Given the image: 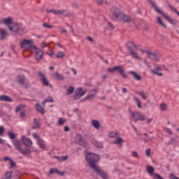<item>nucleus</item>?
Listing matches in <instances>:
<instances>
[{"instance_id":"nucleus-1","label":"nucleus","mask_w":179,"mask_h":179,"mask_svg":"<svg viewBox=\"0 0 179 179\" xmlns=\"http://www.w3.org/2000/svg\"><path fill=\"white\" fill-rule=\"evenodd\" d=\"M87 162L90 164L91 169L94 170L103 179H108V175L96 166V163L100 160V157L94 153L87 152L85 155Z\"/></svg>"},{"instance_id":"nucleus-2","label":"nucleus","mask_w":179,"mask_h":179,"mask_svg":"<svg viewBox=\"0 0 179 179\" xmlns=\"http://www.w3.org/2000/svg\"><path fill=\"white\" fill-rule=\"evenodd\" d=\"M110 12H112L113 16H115V17H116L117 20H121L122 22H124L125 23H133V24H135V21H134L133 17L124 14L117 8H112Z\"/></svg>"},{"instance_id":"nucleus-3","label":"nucleus","mask_w":179,"mask_h":179,"mask_svg":"<svg viewBox=\"0 0 179 179\" xmlns=\"http://www.w3.org/2000/svg\"><path fill=\"white\" fill-rule=\"evenodd\" d=\"M20 48L24 51H33L34 48H36L34 43L31 40L24 39L20 42Z\"/></svg>"},{"instance_id":"nucleus-4","label":"nucleus","mask_w":179,"mask_h":179,"mask_svg":"<svg viewBox=\"0 0 179 179\" xmlns=\"http://www.w3.org/2000/svg\"><path fill=\"white\" fill-rule=\"evenodd\" d=\"M148 2H150V3H151L154 6L156 12H157L158 13H161V15H162V16H164V17H165V19L168 20L171 24H177V20L171 19V17H170L169 15L165 14L164 13L162 12L159 9H158L157 6H156V3H155V1H153L152 0H148Z\"/></svg>"},{"instance_id":"nucleus-5","label":"nucleus","mask_w":179,"mask_h":179,"mask_svg":"<svg viewBox=\"0 0 179 179\" xmlns=\"http://www.w3.org/2000/svg\"><path fill=\"white\" fill-rule=\"evenodd\" d=\"M132 118H133V121L134 122H138V121H146L147 118L145 116V115H142L141 114V113L136 111V112H131L130 113Z\"/></svg>"},{"instance_id":"nucleus-6","label":"nucleus","mask_w":179,"mask_h":179,"mask_svg":"<svg viewBox=\"0 0 179 179\" xmlns=\"http://www.w3.org/2000/svg\"><path fill=\"white\" fill-rule=\"evenodd\" d=\"M108 71L113 73V72H120V73L122 75L123 78L127 79L128 78V75L125 73V71H124V69H122V67L121 66H114L113 68L108 69Z\"/></svg>"},{"instance_id":"nucleus-7","label":"nucleus","mask_w":179,"mask_h":179,"mask_svg":"<svg viewBox=\"0 0 179 179\" xmlns=\"http://www.w3.org/2000/svg\"><path fill=\"white\" fill-rule=\"evenodd\" d=\"M8 29L12 34H17L23 31L22 27L17 23H14L11 26L10 25Z\"/></svg>"},{"instance_id":"nucleus-8","label":"nucleus","mask_w":179,"mask_h":179,"mask_svg":"<svg viewBox=\"0 0 179 179\" xmlns=\"http://www.w3.org/2000/svg\"><path fill=\"white\" fill-rule=\"evenodd\" d=\"M146 171L148 173V174H150V176L152 177V178L163 179V178L160 176V175L157 173L153 174V173H155V168H153V166H147Z\"/></svg>"},{"instance_id":"nucleus-9","label":"nucleus","mask_w":179,"mask_h":179,"mask_svg":"<svg viewBox=\"0 0 179 179\" xmlns=\"http://www.w3.org/2000/svg\"><path fill=\"white\" fill-rule=\"evenodd\" d=\"M33 138H34V139H36L37 143L41 149H44V148H45V143L43 139L40 138L39 136H38L37 134H33Z\"/></svg>"},{"instance_id":"nucleus-10","label":"nucleus","mask_w":179,"mask_h":179,"mask_svg":"<svg viewBox=\"0 0 179 179\" xmlns=\"http://www.w3.org/2000/svg\"><path fill=\"white\" fill-rule=\"evenodd\" d=\"M87 91L86 90H83L82 88H78L77 90V92L76 93L75 96H74V99L76 100H79V99H80V97H82V96H85V94H86V92Z\"/></svg>"},{"instance_id":"nucleus-11","label":"nucleus","mask_w":179,"mask_h":179,"mask_svg":"<svg viewBox=\"0 0 179 179\" xmlns=\"http://www.w3.org/2000/svg\"><path fill=\"white\" fill-rule=\"evenodd\" d=\"M13 22V20L12 17H9L8 18H2L0 20V24H5L7 26V27H10V24H12V22Z\"/></svg>"},{"instance_id":"nucleus-12","label":"nucleus","mask_w":179,"mask_h":179,"mask_svg":"<svg viewBox=\"0 0 179 179\" xmlns=\"http://www.w3.org/2000/svg\"><path fill=\"white\" fill-rule=\"evenodd\" d=\"M34 50H35V58L36 61H41L43 55V51H41V50H40L37 47H36V48H34Z\"/></svg>"},{"instance_id":"nucleus-13","label":"nucleus","mask_w":179,"mask_h":179,"mask_svg":"<svg viewBox=\"0 0 179 179\" xmlns=\"http://www.w3.org/2000/svg\"><path fill=\"white\" fill-rule=\"evenodd\" d=\"M51 12L52 13H54L55 15H64L66 16L68 15V12L64 10H48V13Z\"/></svg>"},{"instance_id":"nucleus-14","label":"nucleus","mask_w":179,"mask_h":179,"mask_svg":"<svg viewBox=\"0 0 179 179\" xmlns=\"http://www.w3.org/2000/svg\"><path fill=\"white\" fill-rule=\"evenodd\" d=\"M97 94V90H92L91 92L88 94L84 99V100H92V99H94L96 94Z\"/></svg>"},{"instance_id":"nucleus-15","label":"nucleus","mask_w":179,"mask_h":179,"mask_svg":"<svg viewBox=\"0 0 179 179\" xmlns=\"http://www.w3.org/2000/svg\"><path fill=\"white\" fill-rule=\"evenodd\" d=\"M22 142L25 146H31V145H33V142H31V140L27 138L24 136H22Z\"/></svg>"},{"instance_id":"nucleus-16","label":"nucleus","mask_w":179,"mask_h":179,"mask_svg":"<svg viewBox=\"0 0 179 179\" xmlns=\"http://www.w3.org/2000/svg\"><path fill=\"white\" fill-rule=\"evenodd\" d=\"M40 79L42 82V83L44 85V86H48L49 83H48V80H47V78L45 77V76H44V74H43V73H38Z\"/></svg>"},{"instance_id":"nucleus-17","label":"nucleus","mask_w":179,"mask_h":179,"mask_svg":"<svg viewBox=\"0 0 179 179\" xmlns=\"http://www.w3.org/2000/svg\"><path fill=\"white\" fill-rule=\"evenodd\" d=\"M8 37V31L3 28H0V38L4 40Z\"/></svg>"},{"instance_id":"nucleus-18","label":"nucleus","mask_w":179,"mask_h":179,"mask_svg":"<svg viewBox=\"0 0 179 179\" xmlns=\"http://www.w3.org/2000/svg\"><path fill=\"white\" fill-rule=\"evenodd\" d=\"M122 143H124V140H122V138L120 137V136H117L116 140L113 141V145L122 146Z\"/></svg>"},{"instance_id":"nucleus-19","label":"nucleus","mask_w":179,"mask_h":179,"mask_svg":"<svg viewBox=\"0 0 179 179\" xmlns=\"http://www.w3.org/2000/svg\"><path fill=\"white\" fill-rule=\"evenodd\" d=\"M77 139L78 140L79 145H80V146H86V140L83 139L82 135L78 134L77 136Z\"/></svg>"},{"instance_id":"nucleus-20","label":"nucleus","mask_w":179,"mask_h":179,"mask_svg":"<svg viewBox=\"0 0 179 179\" xmlns=\"http://www.w3.org/2000/svg\"><path fill=\"white\" fill-rule=\"evenodd\" d=\"M91 125L94 127V128H95L96 129H100V127H101V125L100 124V122L96 120H92L91 121Z\"/></svg>"},{"instance_id":"nucleus-21","label":"nucleus","mask_w":179,"mask_h":179,"mask_svg":"<svg viewBox=\"0 0 179 179\" xmlns=\"http://www.w3.org/2000/svg\"><path fill=\"white\" fill-rule=\"evenodd\" d=\"M147 55L150 59H152V61H159V58L155 53H152L150 52H147Z\"/></svg>"},{"instance_id":"nucleus-22","label":"nucleus","mask_w":179,"mask_h":179,"mask_svg":"<svg viewBox=\"0 0 179 179\" xmlns=\"http://www.w3.org/2000/svg\"><path fill=\"white\" fill-rule=\"evenodd\" d=\"M13 143L15 148L17 149V150H19L20 152V150L22 149V144H20V141L14 140L13 141Z\"/></svg>"},{"instance_id":"nucleus-23","label":"nucleus","mask_w":179,"mask_h":179,"mask_svg":"<svg viewBox=\"0 0 179 179\" xmlns=\"http://www.w3.org/2000/svg\"><path fill=\"white\" fill-rule=\"evenodd\" d=\"M50 174H58L59 176H64V173L58 171L57 169H50Z\"/></svg>"},{"instance_id":"nucleus-24","label":"nucleus","mask_w":179,"mask_h":179,"mask_svg":"<svg viewBox=\"0 0 179 179\" xmlns=\"http://www.w3.org/2000/svg\"><path fill=\"white\" fill-rule=\"evenodd\" d=\"M157 23L162 27H164L166 29L167 27V25L162 20V18L160 17H157Z\"/></svg>"},{"instance_id":"nucleus-25","label":"nucleus","mask_w":179,"mask_h":179,"mask_svg":"<svg viewBox=\"0 0 179 179\" xmlns=\"http://www.w3.org/2000/svg\"><path fill=\"white\" fill-rule=\"evenodd\" d=\"M35 107H36L38 113H40L41 114H45V112L44 111V108H43V107H41V104L37 103L35 106Z\"/></svg>"},{"instance_id":"nucleus-26","label":"nucleus","mask_w":179,"mask_h":179,"mask_svg":"<svg viewBox=\"0 0 179 179\" xmlns=\"http://www.w3.org/2000/svg\"><path fill=\"white\" fill-rule=\"evenodd\" d=\"M0 100L1 101H13L10 96H8L6 95L0 96Z\"/></svg>"},{"instance_id":"nucleus-27","label":"nucleus","mask_w":179,"mask_h":179,"mask_svg":"<svg viewBox=\"0 0 179 179\" xmlns=\"http://www.w3.org/2000/svg\"><path fill=\"white\" fill-rule=\"evenodd\" d=\"M130 73L134 76L136 80H141V79H142V77H141L139 74L136 73V72L134 71H131Z\"/></svg>"},{"instance_id":"nucleus-28","label":"nucleus","mask_w":179,"mask_h":179,"mask_svg":"<svg viewBox=\"0 0 179 179\" xmlns=\"http://www.w3.org/2000/svg\"><path fill=\"white\" fill-rule=\"evenodd\" d=\"M53 78L57 80H64V76H62L61 74H59L58 72H56L53 74Z\"/></svg>"},{"instance_id":"nucleus-29","label":"nucleus","mask_w":179,"mask_h":179,"mask_svg":"<svg viewBox=\"0 0 179 179\" xmlns=\"http://www.w3.org/2000/svg\"><path fill=\"white\" fill-rule=\"evenodd\" d=\"M92 143H93L94 146H95V148H103V143H101L100 141L94 140L92 142Z\"/></svg>"},{"instance_id":"nucleus-30","label":"nucleus","mask_w":179,"mask_h":179,"mask_svg":"<svg viewBox=\"0 0 179 179\" xmlns=\"http://www.w3.org/2000/svg\"><path fill=\"white\" fill-rule=\"evenodd\" d=\"M159 71H160V67L157 66L155 70H151V72L158 76H163V73H159Z\"/></svg>"},{"instance_id":"nucleus-31","label":"nucleus","mask_w":179,"mask_h":179,"mask_svg":"<svg viewBox=\"0 0 179 179\" xmlns=\"http://www.w3.org/2000/svg\"><path fill=\"white\" fill-rule=\"evenodd\" d=\"M130 54L133 58H135L136 59H142V58L139 57L138 53L134 50H130Z\"/></svg>"},{"instance_id":"nucleus-32","label":"nucleus","mask_w":179,"mask_h":179,"mask_svg":"<svg viewBox=\"0 0 179 179\" xmlns=\"http://www.w3.org/2000/svg\"><path fill=\"white\" fill-rule=\"evenodd\" d=\"M108 136L109 138H117V136H120V134H118V132L110 131L108 133Z\"/></svg>"},{"instance_id":"nucleus-33","label":"nucleus","mask_w":179,"mask_h":179,"mask_svg":"<svg viewBox=\"0 0 179 179\" xmlns=\"http://www.w3.org/2000/svg\"><path fill=\"white\" fill-rule=\"evenodd\" d=\"M134 101L136 103L138 108H142V105H141L142 102L141 101V100H139V98L134 96Z\"/></svg>"},{"instance_id":"nucleus-34","label":"nucleus","mask_w":179,"mask_h":179,"mask_svg":"<svg viewBox=\"0 0 179 179\" xmlns=\"http://www.w3.org/2000/svg\"><path fill=\"white\" fill-rule=\"evenodd\" d=\"M24 76H17V82H19V83H21L22 85H23V83H24Z\"/></svg>"},{"instance_id":"nucleus-35","label":"nucleus","mask_w":179,"mask_h":179,"mask_svg":"<svg viewBox=\"0 0 179 179\" xmlns=\"http://www.w3.org/2000/svg\"><path fill=\"white\" fill-rule=\"evenodd\" d=\"M45 103H54V99H52V97L49 96L43 101V105L44 106Z\"/></svg>"},{"instance_id":"nucleus-36","label":"nucleus","mask_w":179,"mask_h":179,"mask_svg":"<svg viewBox=\"0 0 179 179\" xmlns=\"http://www.w3.org/2000/svg\"><path fill=\"white\" fill-rule=\"evenodd\" d=\"M8 135L10 139H15V138H16V134H15L13 131H8Z\"/></svg>"},{"instance_id":"nucleus-37","label":"nucleus","mask_w":179,"mask_h":179,"mask_svg":"<svg viewBox=\"0 0 179 179\" xmlns=\"http://www.w3.org/2000/svg\"><path fill=\"white\" fill-rule=\"evenodd\" d=\"M20 152L22 154V155H30L31 152H30V150L29 149H25V150H23L21 148V150H20Z\"/></svg>"},{"instance_id":"nucleus-38","label":"nucleus","mask_w":179,"mask_h":179,"mask_svg":"<svg viewBox=\"0 0 179 179\" xmlns=\"http://www.w3.org/2000/svg\"><path fill=\"white\" fill-rule=\"evenodd\" d=\"M73 92H75V87L70 86L67 89V94H72Z\"/></svg>"},{"instance_id":"nucleus-39","label":"nucleus","mask_w":179,"mask_h":179,"mask_svg":"<svg viewBox=\"0 0 179 179\" xmlns=\"http://www.w3.org/2000/svg\"><path fill=\"white\" fill-rule=\"evenodd\" d=\"M34 125H35L36 128H40L41 124H40V121H38V120L35 118L34 120Z\"/></svg>"},{"instance_id":"nucleus-40","label":"nucleus","mask_w":179,"mask_h":179,"mask_svg":"<svg viewBox=\"0 0 179 179\" xmlns=\"http://www.w3.org/2000/svg\"><path fill=\"white\" fill-rule=\"evenodd\" d=\"M127 47H129V48H136V45H135V43H134V42H128Z\"/></svg>"},{"instance_id":"nucleus-41","label":"nucleus","mask_w":179,"mask_h":179,"mask_svg":"<svg viewBox=\"0 0 179 179\" xmlns=\"http://www.w3.org/2000/svg\"><path fill=\"white\" fill-rule=\"evenodd\" d=\"M138 94L142 97V99H144V100H146L148 99V94H145L143 92H138Z\"/></svg>"},{"instance_id":"nucleus-42","label":"nucleus","mask_w":179,"mask_h":179,"mask_svg":"<svg viewBox=\"0 0 179 179\" xmlns=\"http://www.w3.org/2000/svg\"><path fill=\"white\" fill-rule=\"evenodd\" d=\"M64 55V52L62 51H58L57 53L56 54V56L57 58H62Z\"/></svg>"},{"instance_id":"nucleus-43","label":"nucleus","mask_w":179,"mask_h":179,"mask_svg":"<svg viewBox=\"0 0 179 179\" xmlns=\"http://www.w3.org/2000/svg\"><path fill=\"white\" fill-rule=\"evenodd\" d=\"M6 179L12 178V172H10V171L6 172Z\"/></svg>"},{"instance_id":"nucleus-44","label":"nucleus","mask_w":179,"mask_h":179,"mask_svg":"<svg viewBox=\"0 0 179 179\" xmlns=\"http://www.w3.org/2000/svg\"><path fill=\"white\" fill-rule=\"evenodd\" d=\"M43 27H45L46 29H52V25H50L48 23L45 22L43 23Z\"/></svg>"},{"instance_id":"nucleus-45","label":"nucleus","mask_w":179,"mask_h":179,"mask_svg":"<svg viewBox=\"0 0 179 179\" xmlns=\"http://www.w3.org/2000/svg\"><path fill=\"white\" fill-rule=\"evenodd\" d=\"M59 160H60V162H65V161L68 160V155L61 157L59 158Z\"/></svg>"},{"instance_id":"nucleus-46","label":"nucleus","mask_w":179,"mask_h":179,"mask_svg":"<svg viewBox=\"0 0 179 179\" xmlns=\"http://www.w3.org/2000/svg\"><path fill=\"white\" fill-rule=\"evenodd\" d=\"M160 108L161 110H162V111H166V103H161Z\"/></svg>"},{"instance_id":"nucleus-47","label":"nucleus","mask_w":179,"mask_h":179,"mask_svg":"<svg viewBox=\"0 0 179 179\" xmlns=\"http://www.w3.org/2000/svg\"><path fill=\"white\" fill-rule=\"evenodd\" d=\"M64 122H65V120H64L63 118H60L58 120L59 125H64Z\"/></svg>"},{"instance_id":"nucleus-48","label":"nucleus","mask_w":179,"mask_h":179,"mask_svg":"<svg viewBox=\"0 0 179 179\" xmlns=\"http://www.w3.org/2000/svg\"><path fill=\"white\" fill-rule=\"evenodd\" d=\"M5 132V128L3 126L0 127V136H2V134Z\"/></svg>"},{"instance_id":"nucleus-49","label":"nucleus","mask_w":179,"mask_h":179,"mask_svg":"<svg viewBox=\"0 0 179 179\" xmlns=\"http://www.w3.org/2000/svg\"><path fill=\"white\" fill-rule=\"evenodd\" d=\"M165 132H166L169 135H173V131H171V129H170L169 128H166L165 129Z\"/></svg>"},{"instance_id":"nucleus-50","label":"nucleus","mask_w":179,"mask_h":179,"mask_svg":"<svg viewBox=\"0 0 179 179\" xmlns=\"http://www.w3.org/2000/svg\"><path fill=\"white\" fill-rule=\"evenodd\" d=\"M169 8H171V9H172V10H174V12H176L177 15L179 16V12H178V10H177V9L174 8L173 6H169Z\"/></svg>"},{"instance_id":"nucleus-51","label":"nucleus","mask_w":179,"mask_h":179,"mask_svg":"<svg viewBox=\"0 0 179 179\" xmlns=\"http://www.w3.org/2000/svg\"><path fill=\"white\" fill-rule=\"evenodd\" d=\"M108 27H110V29L111 30H114V25H113V24H111V22H108Z\"/></svg>"},{"instance_id":"nucleus-52","label":"nucleus","mask_w":179,"mask_h":179,"mask_svg":"<svg viewBox=\"0 0 179 179\" xmlns=\"http://www.w3.org/2000/svg\"><path fill=\"white\" fill-rule=\"evenodd\" d=\"M169 178H170V179H179V178L176 177V176H174V174H173V173H171V174L169 176Z\"/></svg>"},{"instance_id":"nucleus-53","label":"nucleus","mask_w":179,"mask_h":179,"mask_svg":"<svg viewBox=\"0 0 179 179\" xmlns=\"http://www.w3.org/2000/svg\"><path fill=\"white\" fill-rule=\"evenodd\" d=\"M48 55H50V57H52V54H54V51L52 50H50L47 52Z\"/></svg>"},{"instance_id":"nucleus-54","label":"nucleus","mask_w":179,"mask_h":179,"mask_svg":"<svg viewBox=\"0 0 179 179\" xmlns=\"http://www.w3.org/2000/svg\"><path fill=\"white\" fill-rule=\"evenodd\" d=\"M21 118H24L26 117V113L22 111V112H20V114Z\"/></svg>"},{"instance_id":"nucleus-55","label":"nucleus","mask_w":179,"mask_h":179,"mask_svg":"<svg viewBox=\"0 0 179 179\" xmlns=\"http://www.w3.org/2000/svg\"><path fill=\"white\" fill-rule=\"evenodd\" d=\"M3 160H4L5 162H8V160L9 162H10V161L12 160V159H10V157H5L3 158Z\"/></svg>"},{"instance_id":"nucleus-56","label":"nucleus","mask_w":179,"mask_h":179,"mask_svg":"<svg viewBox=\"0 0 179 179\" xmlns=\"http://www.w3.org/2000/svg\"><path fill=\"white\" fill-rule=\"evenodd\" d=\"M145 153L147 156H150V149H147Z\"/></svg>"},{"instance_id":"nucleus-57","label":"nucleus","mask_w":179,"mask_h":179,"mask_svg":"<svg viewBox=\"0 0 179 179\" xmlns=\"http://www.w3.org/2000/svg\"><path fill=\"white\" fill-rule=\"evenodd\" d=\"M41 47L42 48H45V47H47V43L45 42H42Z\"/></svg>"},{"instance_id":"nucleus-58","label":"nucleus","mask_w":179,"mask_h":179,"mask_svg":"<svg viewBox=\"0 0 179 179\" xmlns=\"http://www.w3.org/2000/svg\"><path fill=\"white\" fill-rule=\"evenodd\" d=\"M10 164L11 167H13L15 165V162H13L12 159L10 161Z\"/></svg>"},{"instance_id":"nucleus-59","label":"nucleus","mask_w":179,"mask_h":179,"mask_svg":"<svg viewBox=\"0 0 179 179\" xmlns=\"http://www.w3.org/2000/svg\"><path fill=\"white\" fill-rule=\"evenodd\" d=\"M132 155L134 157H138V153L135 151L132 152Z\"/></svg>"},{"instance_id":"nucleus-60","label":"nucleus","mask_w":179,"mask_h":179,"mask_svg":"<svg viewBox=\"0 0 179 179\" xmlns=\"http://www.w3.org/2000/svg\"><path fill=\"white\" fill-rule=\"evenodd\" d=\"M96 2L98 5H101V3H103V0H96Z\"/></svg>"},{"instance_id":"nucleus-61","label":"nucleus","mask_w":179,"mask_h":179,"mask_svg":"<svg viewBox=\"0 0 179 179\" xmlns=\"http://www.w3.org/2000/svg\"><path fill=\"white\" fill-rule=\"evenodd\" d=\"M152 121H153V119H152V118L148 119V120H147V121H146V124H150V122H152Z\"/></svg>"},{"instance_id":"nucleus-62","label":"nucleus","mask_w":179,"mask_h":179,"mask_svg":"<svg viewBox=\"0 0 179 179\" xmlns=\"http://www.w3.org/2000/svg\"><path fill=\"white\" fill-rule=\"evenodd\" d=\"M21 109H22V107H20V106L17 107L15 113H17V112L20 111Z\"/></svg>"},{"instance_id":"nucleus-63","label":"nucleus","mask_w":179,"mask_h":179,"mask_svg":"<svg viewBox=\"0 0 179 179\" xmlns=\"http://www.w3.org/2000/svg\"><path fill=\"white\" fill-rule=\"evenodd\" d=\"M64 131L65 132H68V131H69V127L68 126L64 127Z\"/></svg>"},{"instance_id":"nucleus-64","label":"nucleus","mask_w":179,"mask_h":179,"mask_svg":"<svg viewBox=\"0 0 179 179\" xmlns=\"http://www.w3.org/2000/svg\"><path fill=\"white\" fill-rule=\"evenodd\" d=\"M122 93H127V88H122Z\"/></svg>"}]
</instances>
